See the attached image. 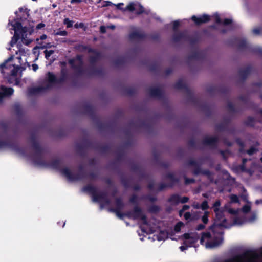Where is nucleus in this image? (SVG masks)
<instances>
[{
  "instance_id": "f3484780",
  "label": "nucleus",
  "mask_w": 262,
  "mask_h": 262,
  "mask_svg": "<svg viewBox=\"0 0 262 262\" xmlns=\"http://www.w3.org/2000/svg\"><path fill=\"white\" fill-rule=\"evenodd\" d=\"M191 19L194 23L195 25L200 26L202 24L207 23L210 21L211 18L210 15L206 14H203L199 17L193 15Z\"/></svg>"
},
{
  "instance_id": "c03bdc74",
  "label": "nucleus",
  "mask_w": 262,
  "mask_h": 262,
  "mask_svg": "<svg viewBox=\"0 0 262 262\" xmlns=\"http://www.w3.org/2000/svg\"><path fill=\"white\" fill-rule=\"evenodd\" d=\"M126 94L128 96H133L137 93V89L135 87L130 86L125 90Z\"/></svg>"
},
{
  "instance_id": "5fc2aeb1",
  "label": "nucleus",
  "mask_w": 262,
  "mask_h": 262,
  "mask_svg": "<svg viewBox=\"0 0 262 262\" xmlns=\"http://www.w3.org/2000/svg\"><path fill=\"white\" fill-rule=\"evenodd\" d=\"M230 201L232 203H238L239 202V200L238 196L236 194H231L230 196Z\"/></svg>"
},
{
  "instance_id": "c756f323",
  "label": "nucleus",
  "mask_w": 262,
  "mask_h": 262,
  "mask_svg": "<svg viewBox=\"0 0 262 262\" xmlns=\"http://www.w3.org/2000/svg\"><path fill=\"white\" fill-rule=\"evenodd\" d=\"M95 150L102 154H106L111 151V147L108 145H99L96 144Z\"/></svg>"
},
{
  "instance_id": "7ed1b4c3",
  "label": "nucleus",
  "mask_w": 262,
  "mask_h": 262,
  "mask_svg": "<svg viewBox=\"0 0 262 262\" xmlns=\"http://www.w3.org/2000/svg\"><path fill=\"white\" fill-rule=\"evenodd\" d=\"M174 88L178 90H184L186 94L187 100L195 106H201L203 110L207 111V115L210 114V110L206 104L201 105V99L199 97L195 96L189 88L182 80H179L174 85Z\"/></svg>"
},
{
  "instance_id": "ea45409f",
  "label": "nucleus",
  "mask_w": 262,
  "mask_h": 262,
  "mask_svg": "<svg viewBox=\"0 0 262 262\" xmlns=\"http://www.w3.org/2000/svg\"><path fill=\"white\" fill-rule=\"evenodd\" d=\"M1 90L3 91L5 96H10L13 95L14 90L12 88H7L4 86L1 87Z\"/></svg>"
},
{
  "instance_id": "4c0bfd02",
  "label": "nucleus",
  "mask_w": 262,
  "mask_h": 262,
  "mask_svg": "<svg viewBox=\"0 0 262 262\" xmlns=\"http://www.w3.org/2000/svg\"><path fill=\"white\" fill-rule=\"evenodd\" d=\"M121 182L125 188H129L132 187L130 179L122 177L121 178Z\"/></svg>"
},
{
  "instance_id": "4d7b16f0",
  "label": "nucleus",
  "mask_w": 262,
  "mask_h": 262,
  "mask_svg": "<svg viewBox=\"0 0 262 262\" xmlns=\"http://www.w3.org/2000/svg\"><path fill=\"white\" fill-rule=\"evenodd\" d=\"M243 224V221L242 219L238 216L234 217L233 219V223L230 224L232 226L235 225H242Z\"/></svg>"
},
{
  "instance_id": "a18cd8bd",
  "label": "nucleus",
  "mask_w": 262,
  "mask_h": 262,
  "mask_svg": "<svg viewBox=\"0 0 262 262\" xmlns=\"http://www.w3.org/2000/svg\"><path fill=\"white\" fill-rule=\"evenodd\" d=\"M117 209H114L113 208H110L109 211L110 212L116 213L117 216L120 219H122L123 216H126V212L125 213H122L121 210H117Z\"/></svg>"
},
{
  "instance_id": "20e7f679",
  "label": "nucleus",
  "mask_w": 262,
  "mask_h": 262,
  "mask_svg": "<svg viewBox=\"0 0 262 262\" xmlns=\"http://www.w3.org/2000/svg\"><path fill=\"white\" fill-rule=\"evenodd\" d=\"M83 191L91 194L93 197V200L94 202H102L101 206L103 205H109L111 203L110 200L107 197V194L105 192H100L97 193V188L90 184L84 186L83 188Z\"/></svg>"
},
{
  "instance_id": "603ef678",
  "label": "nucleus",
  "mask_w": 262,
  "mask_h": 262,
  "mask_svg": "<svg viewBox=\"0 0 262 262\" xmlns=\"http://www.w3.org/2000/svg\"><path fill=\"white\" fill-rule=\"evenodd\" d=\"M160 209L159 206L156 205H152L149 207L148 210L151 213H157L160 211Z\"/></svg>"
},
{
  "instance_id": "9d476101",
  "label": "nucleus",
  "mask_w": 262,
  "mask_h": 262,
  "mask_svg": "<svg viewBox=\"0 0 262 262\" xmlns=\"http://www.w3.org/2000/svg\"><path fill=\"white\" fill-rule=\"evenodd\" d=\"M237 47L239 50H248L251 53L262 57V48L258 47H251L246 39L240 40L238 42Z\"/></svg>"
},
{
  "instance_id": "0e129e2a",
  "label": "nucleus",
  "mask_w": 262,
  "mask_h": 262,
  "mask_svg": "<svg viewBox=\"0 0 262 262\" xmlns=\"http://www.w3.org/2000/svg\"><path fill=\"white\" fill-rule=\"evenodd\" d=\"M180 26V23L178 20H175L173 22L172 29L173 31L176 32H178V29L179 26Z\"/></svg>"
},
{
  "instance_id": "338daca9",
  "label": "nucleus",
  "mask_w": 262,
  "mask_h": 262,
  "mask_svg": "<svg viewBox=\"0 0 262 262\" xmlns=\"http://www.w3.org/2000/svg\"><path fill=\"white\" fill-rule=\"evenodd\" d=\"M188 145L191 148H195L196 143L194 139H191L188 142Z\"/></svg>"
},
{
  "instance_id": "c85d7f7f",
  "label": "nucleus",
  "mask_w": 262,
  "mask_h": 262,
  "mask_svg": "<svg viewBox=\"0 0 262 262\" xmlns=\"http://www.w3.org/2000/svg\"><path fill=\"white\" fill-rule=\"evenodd\" d=\"M248 160L247 158H243L242 163L234 167V170L237 172L239 171L242 172H248V170L246 168V163Z\"/></svg>"
},
{
  "instance_id": "f03ea898",
  "label": "nucleus",
  "mask_w": 262,
  "mask_h": 262,
  "mask_svg": "<svg viewBox=\"0 0 262 262\" xmlns=\"http://www.w3.org/2000/svg\"><path fill=\"white\" fill-rule=\"evenodd\" d=\"M30 140L32 148L35 151L34 162L36 164L42 166L49 167L56 170H60L61 163L60 160L56 159L52 161L50 163H47L42 158L43 149L40 146L39 143L37 142L35 134H31Z\"/></svg>"
},
{
  "instance_id": "f704fd0d",
  "label": "nucleus",
  "mask_w": 262,
  "mask_h": 262,
  "mask_svg": "<svg viewBox=\"0 0 262 262\" xmlns=\"http://www.w3.org/2000/svg\"><path fill=\"white\" fill-rule=\"evenodd\" d=\"M19 69H20L19 66H15V64H14V66L12 67V68L11 69H9L10 70V72L9 73L7 72V74L8 75H9V76H11L12 77H16V76L17 75V73H18V70H19Z\"/></svg>"
},
{
  "instance_id": "4468645a",
  "label": "nucleus",
  "mask_w": 262,
  "mask_h": 262,
  "mask_svg": "<svg viewBox=\"0 0 262 262\" xmlns=\"http://www.w3.org/2000/svg\"><path fill=\"white\" fill-rule=\"evenodd\" d=\"M207 91L210 95H214L218 93L228 94L229 93L230 89L226 86L210 85L207 88Z\"/></svg>"
},
{
  "instance_id": "72a5a7b5",
  "label": "nucleus",
  "mask_w": 262,
  "mask_h": 262,
  "mask_svg": "<svg viewBox=\"0 0 262 262\" xmlns=\"http://www.w3.org/2000/svg\"><path fill=\"white\" fill-rule=\"evenodd\" d=\"M180 201V196L178 194H173L168 199L167 201L169 203L174 204L176 205L179 204Z\"/></svg>"
},
{
  "instance_id": "4be33fe9",
  "label": "nucleus",
  "mask_w": 262,
  "mask_h": 262,
  "mask_svg": "<svg viewBox=\"0 0 262 262\" xmlns=\"http://www.w3.org/2000/svg\"><path fill=\"white\" fill-rule=\"evenodd\" d=\"M147 35L143 32L139 31H133L129 34V38L132 40H142L146 38Z\"/></svg>"
},
{
  "instance_id": "5701e85b",
  "label": "nucleus",
  "mask_w": 262,
  "mask_h": 262,
  "mask_svg": "<svg viewBox=\"0 0 262 262\" xmlns=\"http://www.w3.org/2000/svg\"><path fill=\"white\" fill-rule=\"evenodd\" d=\"M14 59V55H12L7 59H6L3 63L0 64V71L3 74L6 73L5 72V69H10L12 68L14 64H8L9 62L12 61Z\"/></svg>"
},
{
  "instance_id": "aec40b11",
  "label": "nucleus",
  "mask_w": 262,
  "mask_h": 262,
  "mask_svg": "<svg viewBox=\"0 0 262 262\" xmlns=\"http://www.w3.org/2000/svg\"><path fill=\"white\" fill-rule=\"evenodd\" d=\"M147 92L152 97L161 98L163 96V92L159 88L150 87L147 89Z\"/></svg>"
},
{
  "instance_id": "2f4dec72",
  "label": "nucleus",
  "mask_w": 262,
  "mask_h": 262,
  "mask_svg": "<svg viewBox=\"0 0 262 262\" xmlns=\"http://www.w3.org/2000/svg\"><path fill=\"white\" fill-rule=\"evenodd\" d=\"M186 40L189 41L190 46L193 48L198 45L199 41V37L198 36H190L187 35Z\"/></svg>"
},
{
  "instance_id": "cd10ccee",
  "label": "nucleus",
  "mask_w": 262,
  "mask_h": 262,
  "mask_svg": "<svg viewBox=\"0 0 262 262\" xmlns=\"http://www.w3.org/2000/svg\"><path fill=\"white\" fill-rule=\"evenodd\" d=\"M112 123L110 122H102L100 121H97V126L100 131H104L110 129L111 127Z\"/></svg>"
},
{
  "instance_id": "9b49d317",
  "label": "nucleus",
  "mask_w": 262,
  "mask_h": 262,
  "mask_svg": "<svg viewBox=\"0 0 262 262\" xmlns=\"http://www.w3.org/2000/svg\"><path fill=\"white\" fill-rule=\"evenodd\" d=\"M165 178L169 179L170 182L168 184L163 183L159 184L157 190L158 192L162 191L167 187H172L176 183H179L180 181L179 179L176 177L173 172H168L166 174Z\"/></svg>"
},
{
  "instance_id": "a878e982",
  "label": "nucleus",
  "mask_w": 262,
  "mask_h": 262,
  "mask_svg": "<svg viewBox=\"0 0 262 262\" xmlns=\"http://www.w3.org/2000/svg\"><path fill=\"white\" fill-rule=\"evenodd\" d=\"M193 174L195 176H198L199 174H202L203 176H206L208 178H210L212 176V173L210 170L208 169H202L201 168V166L200 167H197L196 168H194L193 171Z\"/></svg>"
},
{
  "instance_id": "3c124183",
  "label": "nucleus",
  "mask_w": 262,
  "mask_h": 262,
  "mask_svg": "<svg viewBox=\"0 0 262 262\" xmlns=\"http://www.w3.org/2000/svg\"><path fill=\"white\" fill-rule=\"evenodd\" d=\"M187 164L190 166H194V168H196L197 167H200L201 165L196 161L193 159L189 160L187 162Z\"/></svg>"
},
{
  "instance_id": "864d4df0",
  "label": "nucleus",
  "mask_w": 262,
  "mask_h": 262,
  "mask_svg": "<svg viewBox=\"0 0 262 262\" xmlns=\"http://www.w3.org/2000/svg\"><path fill=\"white\" fill-rule=\"evenodd\" d=\"M0 128L4 132H7L9 128V125L7 122L2 121L0 122Z\"/></svg>"
},
{
  "instance_id": "ddd939ff",
  "label": "nucleus",
  "mask_w": 262,
  "mask_h": 262,
  "mask_svg": "<svg viewBox=\"0 0 262 262\" xmlns=\"http://www.w3.org/2000/svg\"><path fill=\"white\" fill-rule=\"evenodd\" d=\"M223 232H219L214 235L212 241L206 243L207 248H213L221 245L223 242Z\"/></svg>"
},
{
  "instance_id": "1a4fd4ad",
  "label": "nucleus",
  "mask_w": 262,
  "mask_h": 262,
  "mask_svg": "<svg viewBox=\"0 0 262 262\" xmlns=\"http://www.w3.org/2000/svg\"><path fill=\"white\" fill-rule=\"evenodd\" d=\"M79 172L76 174H73L68 168H64L61 169V172L68 180L71 181H78L85 178V172L83 170V166L80 165L78 166Z\"/></svg>"
},
{
  "instance_id": "49530a36",
  "label": "nucleus",
  "mask_w": 262,
  "mask_h": 262,
  "mask_svg": "<svg viewBox=\"0 0 262 262\" xmlns=\"http://www.w3.org/2000/svg\"><path fill=\"white\" fill-rule=\"evenodd\" d=\"M211 237V235L209 232H203L202 233V236L200 239L201 244H203L204 239L206 238H210Z\"/></svg>"
},
{
  "instance_id": "39448f33",
  "label": "nucleus",
  "mask_w": 262,
  "mask_h": 262,
  "mask_svg": "<svg viewBox=\"0 0 262 262\" xmlns=\"http://www.w3.org/2000/svg\"><path fill=\"white\" fill-rule=\"evenodd\" d=\"M224 209H214L215 217L213 224L210 226V229L214 232L215 227H223L225 228H230L231 225L227 222V220L225 217Z\"/></svg>"
},
{
  "instance_id": "58836bf2",
  "label": "nucleus",
  "mask_w": 262,
  "mask_h": 262,
  "mask_svg": "<svg viewBox=\"0 0 262 262\" xmlns=\"http://www.w3.org/2000/svg\"><path fill=\"white\" fill-rule=\"evenodd\" d=\"M3 75L7 79V81L9 83L12 84L14 83L15 85L19 84V80L17 77H12L8 75L5 76V73Z\"/></svg>"
},
{
  "instance_id": "2eb2a0df",
  "label": "nucleus",
  "mask_w": 262,
  "mask_h": 262,
  "mask_svg": "<svg viewBox=\"0 0 262 262\" xmlns=\"http://www.w3.org/2000/svg\"><path fill=\"white\" fill-rule=\"evenodd\" d=\"M219 139L218 137H208L206 136L202 140V144L204 145L209 146L212 148H216Z\"/></svg>"
},
{
  "instance_id": "a19ab883",
  "label": "nucleus",
  "mask_w": 262,
  "mask_h": 262,
  "mask_svg": "<svg viewBox=\"0 0 262 262\" xmlns=\"http://www.w3.org/2000/svg\"><path fill=\"white\" fill-rule=\"evenodd\" d=\"M229 126H228L224 122L218 123L215 125V129L217 131L228 130Z\"/></svg>"
},
{
  "instance_id": "680f3d73",
  "label": "nucleus",
  "mask_w": 262,
  "mask_h": 262,
  "mask_svg": "<svg viewBox=\"0 0 262 262\" xmlns=\"http://www.w3.org/2000/svg\"><path fill=\"white\" fill-rule=\"evenodd\" d=\"M227 108L232 112H236L237 110L234 105L231 102H228L227 103Z\"/></svg>"
},
{
  "instance_id": "09e8293b",
  "label": "nucleus",
  "mask_w": 262,
  "mask_h": 262,
  "mask_svg": "<svg viewBox=\"0 0 262 262\" xmlns=\"http://www.w3.org/2000/svg\"><path fill=\"white\" fill-rule=\"evenodd\" d=\"M124 156V152L121 149H118L117 152L116 160L117 161H120L123 158Z\"/></svg>"
},
{
  "instance_id": "f8f14e48",
  "label": "nucleus",
  "mask_w": 262,
  "mask_h": 262,
  "mask_svg": "<svg viewBox=\"0 0 262 262\" xmlns=\"http://www.w3.org/2000/svg\"><path fill=\"white\" fill-rule=\"evenodd\" d=\"M96 144L89 139H83L82 142L76 145V150L77 152L82 156L85 152V150L88 148L95 149Z\"/></svg>"
},
{
  "instance_id": "bb28decb",
  "label": "nucleus",
  "mask_w": 262,
  "mask_h": 262,
  "mask_svg": "<svg viewBox=\"0 0 262 262\" xmlns=\"http://www.w3.org/2000/svg\"><path fill=\"white\" fill-rule=\"evenodd\" d=\"M183 237L185 239L188 240V243H189L190 247L192 246L194 244H195L199 239L198 236H191V234L189 233L184 234Z\"/></svg>"
},
{
  "instance_id": "0eeeda50",
  "label": "nucleus",
  "mask_w": 262,
  "mask_h": 262,
  "mask_svg": "<svg viewBox=\"0 0 262 262\" xmlns=\"http://www.w3.org/2000/svg\"><path fill=\"white\" fill-rule=\"evenodd\" d=\"M126 216L133 220L140 219L145 225H148V222L146 215L143 212L142 209L138 205H135L132 211L126 212Z\"/></svg>"
},
{
  "instance_id": "de8ad7c7",
  "label": "nucleus",
  "mask_w": 262,
  "mask_h": 262,
  "mask_svg": "<svg viewBox=\"0 0 262 262\" xmlns=\"http://www.w3.org/2000/svg\"><path fill=\"white\" fill-rule=\"evenodd\" d=\"M149 69L151 72H157L159 70V65L157 62L152 63L150 65Z\"/></svg>"
},
{
  "instance_id": "6ab92c4d",
  "label": "nucleus",
  "mask_w": 262,
  "mask_h": 262,
  "mask_svg": "<svg viewBox=\"0 0 262 262\" xmlns=\"http://www.w3.org/2000/svg\"><path fill=\"white\" fill-rule=\"evenodd\" d=\"M84 113L88 114L94 120H96L97 119L96 114L95 107L90 104H85L83 106Z\"/></svg>"
},
{
  "instance_id": "774afa93",
  "label": "nucleus",
  "mask_w": 262,
  "mask_h": 262,
  "mask_svg": "<svg viewBox=\"0 0 262 262\" xmlns=\"http://www.w3.org/2000/svg\"><path fill=\"white\" fill-rule=\"evenodd\" d=\"M126 10H127L130 12H133L135 10V4L134 3H130L129 4H128L126 7Z\"/></svg>"
},
{
  "instance_id": "8fccbe9b",
  "label": "nucleus",
  "mask_w": 262,
  "mask_h": 262,
  "mask_svg": "<svg viewBox=\"0 0 262 262\" xmlns=\"http://www.w3.org/2000/svg\"><path fill=\"white\" fill-rule=\"evenodd\" d=\"M129 202L136 205H138V198L136 194H133L129 198Z\"/></svg>"
},
{
  "instance_id": "c9c22d12",
  "label": "nucleus",
  "mask_w": 262,
  "mask_h": 262,
  "mask_svg": "<svg viewBox=\"0 0 262 262\" xmlns=\"http://www.w3.org/2000/svg\"><path fill=\"white\" fill-rule=\"evenodd\" d=\"M115 204L116 208H114V209H117V210H121L124 207V204L121 198H116L115 199Z\"/></svg>"
},
{
  "instance_id": "412c9836",
  "label": "nucleus",
  "mask_w": 262,
  "mask_h": 262,
  "mask_svg": "<svg viewBox=\"0 0 262 262\" xmlns=\"http://www.w3.org/2000/svg\"><path fill=\"white\" fill-rule=\"evenodd\" d=\"M4 146H8L19 152H23V151L21 148L18 147V146L14 143L6 141H0V148Z\"/></svg>"
},
{
  "instance_id": "13d9d810",
  "label": "nucleus",
  "mask_w": 262,
  "mask_h": 262,
  "mask_svg": "<svg viewBox=\"0 0 262 262\" xmlns=\"http://www.w3.org/2000/svg\"><path fill=\"white\" fill-rule=\"evenodd\" d=\"M74 21L70 20L68 18H66L63 20V24L67 26V28H71L73 25Z\"/></svg>"
},
{
  "instance_id": "dca6fc26",
  "label": "nucleus",
  "mask_w": 262,
  "mask_h": 262,
  "mask_svg": "<svg viewBox=\"0 0 262 262\" xmlns=\"http://www.w3.org/2000/svg\"><path fill=\"white\" fill-rule=\"evenodd\" d=\"M88 53L94 54V55L89 57V61L91 64V67L95 66L96 63L101 58L100 53L92 48L88 49Z\"/></svg>"
},
{
  "instance_id": "bf43d9fd",
  "label": "nucleus",
  "mask_w": 262,
  "mask_h": 262,
  "mask_svg": "<svg viewBox=\"0 0 262 262\" xmlns=\"http://www.w3.org/2000/svg\"><path fill=\"white\" fill-rule=\"evenodd\" d=\"M258 151V149L256 148L255 147L253 146H251L249 149L247 150L246 151V152L250 155L251 156L253 155L254 153Z\"/></svg>"
},
{
  "instance_id": "052dcab7",
  "label": "nucleus",
  "mask_w": 262,
  "mask_h": 262,
  "mask_svg": "<svg viewBox=\"0 0 262 262\" xmlns=\"http://www.w3.org/2000/svg\"><path fill=\"white\" fill-rule=\"evenodd\" d=\"M131 170L134 172H139L141 170L140 166L137 164H133L130 167Z\"/></svg>"
},
{
  "instance_id": "423d86ee",
  "label": "nucleus",
  "mask_w": 262,
  "mask_h": 262,
  "mask_svg": "<svg viewBox=\"0 0 262 262\" xmlns=\"http://www.w3.org/2000/svg\"><path fill=\"white\" fill-rule=\"evenodd\" d=\"M68 63L71 69L74 71V75L76 77H79L84 73L83 69V56L78 54L75 57L71 58L68 60Z\"/></svg>"
},
{
  "instance_id": "473e14b6",
  "label": "nucleus",
  "mask_w": 262,
  "mask_h": 262,
  "mask_svg": "<svg viewBox=\"0 0 262 262\" xmlns=\"http://www.w3.org/2000/svg\"><path fill=\"white\" fill-rule=\"evenodd\" d=\"M188 59L191 60L193 59L200 60L203 58V54L201 52L195 51L188 56Z\"/></svg>"
},
{
  "instance_id": "e2e57ef3",
  "label": "nucleus",
  "mask_w": 262,
  "mask_h": 262,
  "mask_svg": "<svg viewBox=\"0 0 262 262\" xmlns=\"http://www.w3.org/2000/svg\"><path fill=\"white\" fill-rule=\"evenodd\" d=\"M209 206L208 205V201L207 200H204L201 204V208L204 210L206 211L209 208Z\"/></svg>"
},
{
  "instance_id": "69168bd1",
  "label": "nucleus",
  "mask_w": 262,
  "mask_h": 262,
  "mask_svg": "<svg viewBox=\"0 0 262 262\" xmlns=\"http://www.w3.org/2000/svg\"><path fill=\"white\" fill-rule=\"evenodd\" d=\"M54 53V50H46L45 51H44V54H45V58L47 59H49L50 57L51 56V55L52 54H53V53Z\"/></svg>"
},
{
  "instance_id": "6e6552de",
  "label": "nucleus",
  "mask_w": 262,
  "mask_h": 262,
  "mask_svg": "<svg viewBox=\"0 0 262 262\" xmlns=\"http://www.w3.org/2000/svg\"><path fill=\"white\" fill-rule=\"evenodd\" d=\"M61 76L59 78H57L56 76L51 72H48L46 75L47 81L51 84V87L53 84H60L64 82L68 77V70L67 68H62L60 71Z\"/></svg>"
},
{
  "instance_id": "37998d69",
  "label": "nucleus",
  "mask_w": 262,
  "mask_h": 262,
  "mask_svg": "<svg viewBox=\"0 0 262 262\" xmlns=\"http://www.w3.org/2000/svg\"><path fill=\"white\" fill-rule=\"evenodd\" d=\"M254 118L251 116L248 117L247 120L244 122L245 125L250 127H253L254 126Z\"/></svg>"
},
{
  "instance_id": "e433bc0d",
  "label": "nucleus",
  "mask_w": 262,
  "mask_h": 262,
  "mask_svg": "<svg viewBox=\"0 0 262 262\" xmlns=\"http://www.w3.org/2000/svg\"><path fill=\"white\" fill-rule=\"evenodd\" d=\"M125 62L126 59L124 57H118L114 61L115 66L117 67L123 66Z\"/></svg>"
},
{
  "instance_id": "b1692460",
  "label": "nucleus",
  "mask_w": 262,
  "mask_h": 262,
  "mask_svg": "<svg viewBox=\"0 0 262 262\" xmlns=\"http://www.w3.org/2000/svg\"><path fill=\"white\" fill-rule=\"evenodd\" d=\"M187 34L186 32H176L172 36V40L174 42H178L182 39L186 40Z\"/></svg>"
},
{
  "instance_id": "f257e3e1",
  "label": "nucleus",
  "mask_w": 262,
  "mask_h": 262,
  "mask_svg": "<svg viewBox=\"0 0 262 262\" xmlns=\"http://www.w3.org/2000/svg\"><path fill=\"white\" fill-rule=\"evenodd\" d=\"M19 12L22 13L21 15L18 14V12L16 11L15 14L16 15V18H14L13 20H9L8 25L12 26V30L14 31V36L12 37L10 42L11 47H13L20 38L24 41V43L27 46L32 42V40L27 39V28H22L23 21L25 20H27L29 17V10L27 8L24 9L22 7H20L19 8Z\"/></svg>"
},
{
  "instance_id": "7c9ffc66",
  "label": "nucleus",
  "mask_w": 262,
  "mask_h": 262,
  "mask_svg": "<svg viewBox=\"0 0 262 262\" xmlns=\"http://www.w3.org/2000/svg\"><path fill=\"white\" fill-rule=\"evenodd\" d=\"M103 74L104 71L102 68H96V66L90 68V74L92 75L102 76Z\"/></svg>"
},
{
  "instance_id": "6e6d98bb",
  "label": "nucleus",
  "mask_w": 262,
  "mask_h": 262,
  "mask_svg": "<svg viewBox=\"0 0 262 262\" xmlns=\"http://www.w3.org/2000/svg\"><path fill=\"white\" fill-rule=\"evenodd\" d=\"M209 212L208 211H205L204 212V215L202 217V221L204 224H206L208 222V215Z\"/></svg>"
},
{
  "instance_id": "79ce46f5",
  "label": "nucleus",
  "mask_w": 262,
  "mask_h": 262,
  "mask_svg": "<svg viewBox=\"0 0 262 262\" xmlns=\"http://www.w3.org/2000/svg\"><path fill=\"white\" fill-rule=\"evenodd\" d=\"M253 251L252 250H247L242 254L238 255L237 258L240 260H243L247 258V257L251 256L253 254Z\"/></svg>"
},
{
  "instance_id": "a211bd4d",
  "label": "nucleus",
  "mask_w": 262,
  "mask_h": 262,
  "mask_svg": "<svg viewBox=\"0 0 262 262\" xmlns=\"http://www.w3.org/2000/svg\"><path fill=\"white\" fill-rule=\"evenodd\" d=\"M51 88V84L48 82V84L46 86L30 88L28 89V92L30 95H35L40 93L45 92Z\"/></svg>"
},
{
  "instance_id": "393cba45",
  "label": "nucleus",
  "mask_w": 262,
  "mask_h": 262,
  "mask_svg": "<svg viewBox=\"0 0 262 262\" xmlns=\"http://www.w3.org/2000/svg\"><path fill=\"white\" fill-rule=\"evenodd\" d=\"M251 71L252 67L250 66L246 67L245 68L239 69L238 70V75L239 77L243 80H245L251 73Z\"/></svg>"
}]
</instances>
